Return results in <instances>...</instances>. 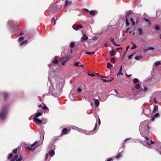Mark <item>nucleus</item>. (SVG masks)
<instances>
[{
    "instance_id": "nucleus-7",
    "label": "nucleus",
    "mask_w": 161,
    "mask_h": 161,
    "mask_svg": "<svg viewBox=\"0 0 161 161\" xmlns=\"http://www.w3.org/2000/svg\"><path fill=\"white\" fill-rule=\"evenodd\" d=\"M156 17L157 19H161V11L160 10H158L156 12Z\"/></svg>"
},
{
    "instance_id": "nucleus-36",
    "label": "nucleus",
    "mask_w": 161,
    "mask_h": 161,
    "mask_svg": "<svg viewBox=\"0 0 161 161\" xmlns=\"http://www.w3.org/2000/svg\"><path fill=\"white\" fill-rule=\"evenodd\" d=\"M57 20V19H56V20H55V18L54 17L52 18L51 20V21L53 22V21H54V24L53 25H55L56 22V20Z\"/></svg>"
},
{
    "instance_id": "nucleus-46",
    "label": "nucleus",
    "mask_w": 161,
    "mask_h": 161,
    "mask_svg": "<svg viewBox=\"0 0 161 161\" xmlns=\"http://www.w3.org/2000/svg\"><path fill=\"white\" fill-rule=\"evenodd\" d=\"M115 58H113L111 59V62L113 63H115L114 59Z\"/></svg>"
},
{
    "instance_id": "nucleus-14",
    "label": "nucleus",
    "mask_w": 161,
    "mask_h": 161,
    "mask_svg": "<svg viewBox=\"0 0 161 161\" xmlns=\"http://www.w3.org/2000/svg\"><path fill=\"white\" fill-rule=\"evenodd\" d=\"M159 116V113H156L155 114L154 116H153V117H152V118L151 120L152 121H154L155 119V117L157 118V117H158Z\"/></svg>"
},
{
    "instance_id": "nucleus-23",
    "label": "nucleus",
    "mask_w": 161,
    "mask_h": 161,
    "mask_svg": "<svg viewBox=\"0 0 161 161\" xmlns=\"http://www.w3.org/2000/svg\"><path fill=\"white\" fill-rule=\"evenodd\" d=\"M58 61L56 59H55L54 60H53L52 62V63L53 64H57L58 63Z\"/></svg>"
},
{
    "instance_id": "nucleus-2",
    "label": "nucleus",
    "mask_w": 161,
    "mask_h": 161,
    "mask_svg": "<svg viewBox=\"0 0 161 161\" xmlns=\"http://www.w3.org/2000/svg\"><path fill=\"white\" fill-rule=\"evenodd\" d=\"M71 58L70 56H67L66 57H62L59 59L60 62H62L61 64L64 66L65 65V63Z\"/></svg>"
},
{
    "instance_id": "nucleus-33",
    "label": "nucleus",
    "mask_w": 161,
    "mask_h": 161,
    "mask_svg": "<svg viewBox=\"0 0 161 161\" xmlns=\"http://www.w3.org/2000/svg\"><path fill=\"white\" fill-rule=\"evenodd\" d=\"M122 69V66H121L120 67V69H119V71L118 73V74H117L118 75L119 74H121L122 75V74L121 73Z\"/></svg>"
},
{
    "instance_id": "nucleus-62",
    "label": "nucleus",
    "mask_w": 161,
    "mask_h": 161,
    "mask_svg": "<svg viewBox=\"0 0 161 161\" xmlns=\"http://www.w3.org/2000/svg\"><path fill=\"white\" fill-rule=\"evenodd\" d=\"M122 48L121 47H120L119 48H118L116 49L117 50H118L119 49L122 50Z\"/></svg>"
},
{
    "instance_id": "nucleus-5",
    "label": "nucleus",
    "mask_w": 161,
    "mask_h": 161,
    "mask_svg": "<svg viewBox=\"0 0 161 161\" xmlns=\"http://www.w3.org/2000/svg\"><path fill=\"white\" fill-rule=\"evenodd\" d=\"M72 27L75 30H77L79 29L82 28V26L81 25L74 24L72 25Z\"/></svg>"
},
{
    "instance_id": "nucleus-26",
    "label": "nucleus",
    "mask_w": 161,
    "mask_h": 161,
    "mask_svg": "<svg viewBox=\"0 0 161 161\" xmlns=\"http://www.w3.org/2000/svg\"><path fill=\"white\" fill-rule=\"evenodd\" d=\"M144 19L148 23V24L149 25H151V23L149 19H147L145 18H144Z\"/></svg>"
},
{
    "instance_id": "nucleus-61",
    "label": "nucleus",
    "mask_w": 161,
    "mask_h": 161,
    "mask_svg": "<svg viewBox=\"0 0 161 161\" xmlns=\"http://www.w3.org/2000/svg\"><path fill=\"white\" fill-rule=\"evenodd\" d=\"M97 37L95 36V37H93V40H97Z\"/></svg>"
},
{
    "instance_id": "nucleus-18",
    "label": "nucleus",
    "mask_w": 161,
    "mask_h": 161,
    "mask_svg": "<svg viewBox=\"0 0 161 161\" xmlns=\"http://www.w3.org/2000/svg\"><path fill=\"white\" fill-rule=\"evenodd\" d=\"M13 156H14V154L13 153H10L8 155V159H10L11 158H12L14 157Z\"/></svg>"
},
{
    "instance_id": "nucleus-64",
    "label": "nucleus",
    "mask_w": 161,
    "mask_h": 161,
    "mask_svg": "<svg viewBox=\"0 0 161 161\" xmlns=\"http://www.w3.org/2000/svg\"><path fill=\"white\" fill-rule=\"evenodd\" d=\"M150 142H151V144H153V143H154V142L152 140H150Z\"/></svg>"
},
{
    "instance_id": "nucleus-51",
    "label": "nucleus",
    "mask_w": 161,
    "mask_h": 161,
    "mask_svg": "<svg viewBox=\"0 0 161 161\" xmlns=\"http://www.w3.org/2000/svg\"><path fill=\"white\" fill-rule=\"evenodd\" d=\"M101 79L104 82H108V80H106L102 79Z\"/></svg>"
},
{
    "instance_id": "nucleus-48",
    "label": "nucleus",
    "mask_w": 161,
    "mask_h": 161,
    "mask_svg": "<svg viewBox=\"0 0 161 161\" xmlns=\"http://www.w3.org/2000/svg\"><path fill=\"white\" fill-rule=\"evenodd\" d=\"M77 91L78 92H81L82 91V90L80 88V87H78L77 89Z\"/></svg>"
},
{
    "instance_id": "nucleus-57",
    "label": "nucleus",
    "mask_w": 161,
    "mask_h": 161,
    "mask_svg": "<svg viewBox=\"0 0 161 161\" xmlns=\"http://www.w3.org/2000/svg\"><path fill=\"white\" fill-rule=\"evenodd\" d=\"M111 42H112L114 44V43H115L114 41V39L113 38L111 39Z\"/></svg>"
},
{
    "instance_id": "nucleus-22",
    "label": "nucleus",
    "mask_w": 161,
    "mask_h": 161,
    "mask_svg": "<svg viewBox=\"0 0 161 161\" xmlns=\"http://www.w3.org/2000/svg\"><path fill=\"white\" fill-rule=\"evenodd\" d=\"M122 157V155L121 153H119L116 156V158L117 159H119Z\"/></svg>"
},
{
    "instance_id": "nucleus-38",
    "label": "nucleus",
    "mask_w": 161,
    "mask_h": 161,
    "mask_svg": "<svg viewBox=\"0 0 161 161\" xmlns=\"http://www.w3.org/2000/svg\"><path fill=\"white\" fill-rule=\"evenodd\" d=\"M130 20L132 22V25H136V23L133 21V19L132 18H131L130 19Z\"/></svg>"
},
{
    "instance_id": "nucleus-17",
    "label": "nucleus",
    "mask_w": 161,
    "mask_h": 161,
    "mask_svg": "<svg viewBox=\"0 0 161 161\" xmlns=\"http://www.w3.org/2000/svg\"><path fill=\"white\" fill-rule=\"evenodd\" d=\"M28 43V41L27 40H26L25 41L21 42L19 44V46H21L24 44H26Z\"/></svg>"
},
{
    "instance_id": "nucleus-19",
    "label": "nucleus",
    "mask_w": 161,
    "mask_h": 161,
    "mask_svg": "<svg viewBox=\"0 0 161 161\" xmlns=\"http://www.w3.org/2000/svg\"><path fill=\"white\" fill-rule=\"evenodd\" d=\"M42 112H38L35 115V116L34 117H38L39 116H40L42 114Z\"/></svg>"
},
{
    "instance_id": "nucleus-30",
    "label": "nucleus",
    "mask_w": 161,
    "mask_h": 161,
    "mask_svg": "<svg viewBox=\"0 0 161 161\" xmlns=\"http://www.w3.org/2000/svg\"><path fill=\"white\" fill-rule=\"evenodd\" d=\"M139 81V80L137 78H134L133 80V82L134 83H137Z\"/></svg>"
},
{
    "instance_id": "nucleus-10",
    "label": "nucleus",
    "mask_w": 161,
    "mask_h": 161,
    "mask_svg": "<svg viewBox=\"0 0 161 161\" xmlns=\"http://www.w3.org/2000/svg\"><path fill=\"white\" fill-rule=\"evenodd\" d=\"M97 13L98 12L97 10H91L89 12V14L92 16H94L95 15L97 14Z\"/></svg>"
},
{
    "instance_id": "nucleus-32",
    "label": "nucleus",
    "mask_w": 161,
    "mask_h": 161,
    "mask_svg": "<svg viewBox=\"0 0 161 161\" xmlns=\"http://www.w3.org/2000/svg\"><path fill=\"white\" fill-rule=\"evenodd\" d=\"M131 12L130 11V10H129L128 12L127 13V14H126V16H127L128 17V18H129V16L131 14Z\"/></svg>"
},
{
    "instance_id": "nucleus-60",
    "label": "nucleus",
    "mask_w": 161,
    "mask_h": 161,
    "mask_svg": "<svg viewBox=\"0 0 161 161\" xmlns=\"http://www.w3.org/2000/svg\"><path fill=\"white\" fill-rule=\"evenodd\" d=\"M114 45L115 46H120V45H119V44H116V43H114Z\"/></svg>"
},
{
    "instance_id": "nucleus-56",
    "label": "nucleus",
    "mask_w": 161,
    "mask_h": 161,
    "mask_svg": "<svg viewBox=\"0 0 161 161\" xmlns=\"http://www.w3.org/2000/svg\"><path fill=\"white\" fill-rule=\"evenodd\" d=\"M147 90V88L146 87H144V89L143 90V92H145Z\"/></svg>"
},
{
    "instance_id": "nucleus-47",
    "label": "nucleus",
    "mask_w": 161,
    "mask_h": 161,
    "mask_svg": "<svg viewBox=\"0 0 161 161\" xmlns=\"http://www.w3.org/2000/svg\"><path fill=\"white\" fill-rule=\"evenodd\" d=\"M97 124L96 123V124H95V127H94V128L93 130H92L91 131V132H92L93 131H95L96 129H97Z\"/></svg>"
},
{
    "instance_id": "nucleus-28",
    "label": "nucleus",
    "mask_w": 161,
    "mask_h": 161,
    "mask_svg": "<svg viewBox=\"0 0 161 161\" xmlns=\"http://www.w3.org/2000/svg\"><path fill=\"white\" fill-rule=\"evenodd\" d=\"M125 24L126 26H128L130 25V23L128 22L127 16H126V19Z\"/></svg>"
},
{
    "instance_id": "nucleus-3",
    "label": "nucleus",
    "mask_w": 161,
    "mask_h": 161,
    "mask_svg": "<svg viewBox=\"0 0 161 161\" xmlns=\"http://www.w3.org/2000/svg\"><path fill=\"white\" fill-rule=\"evenodd\" d=\"M8 26L9 28H14L16 26L15 22L11 20L8 21Z\"/></svg>"
},
{
    "instance_id": "nucleus-50",
    "label": "nucleus",
    "mask_w": 161,
    "mask_h": 161,
    "mask_svg": "<svg viewBox=\"0 0 161 161\" xmlns=\"http://www.w3.org/2000/svg\"><path fill=\"white\" fill-rule=\"evenodd\" d=\"M48 155H49L48 153H47L45 156V159L46 160H47V158Z\"/></svg>"
},
{
    "instance_id": "nucleus-37",
    "label": "nucleus",
    "mask_w": 161,
    "mask_h": 161,
    "mask_svg": "<svg viewBox=\"0 0 161 161\" xmlns=\"http://www.w3.org/2000/svg\"><path fill=\"white\" fill-rule=\"evenodd\" d=\"M112 66V65L110 63H108L107 64V67L108 68H110Z\"/></svg>"
},
{
    "instance_id": "nucleus-4",
    "label": "nucleus",
    "mask_w": 161,
    "mask_h": 161,
    "mask_svg": "<svg viewBox=\"0 0 161 161\" xmlns=\"http://www.w3.org/2000/svg\"><path fill=\"white\" fill-rule=\"evenodd\" d=\"M33 121L37 125L41 124L42 123V120L36 117H34L33 118Z\"/></svg>"
},
{
    "instance_id": "nucleus-43",
    "label": "nucleus",
    "mask_w": 161,
    "mask_h": 161,
    "mask_svg": "<svg viewBox=\"0 0 161 161\" xmlns=\"http://www.w3.org/2000/svg\"><path fill=\"white\" fill-rule=\"evenodd\" d=\"M22 160V157L20 156H19V158L17 159L16 161H21Z\"/></svg>"
},
{
    "instance_id": "nucleus-16",
    "label": "nucleus",
    "mask_w": 161,
    "mask_h": 161,
    "mask_svg": "<svg viewBox=\"0 0 161 161\" xmlns=\"http://www.w3.org/2000/svg\"><path fill=\"white\" fill-rule=\"evenodd\" d=\"M158 106H156V105L154 106V108H153V113H156L157 112V111L158 110Z\"/></svg>"
},
{
    "instance_id": "nucleus-21",
    "label": "nucleus",
    "mask_w": 161,
    "mask_h": 161,
    "mask_svg": "<svg viewBox=\"0 0 161 161\" xmlns=\"http://www.w3.org/2000/svg\"><path fill=\"white\" fill-rule=\"evenodd\" d=\"M37 143V141H36L34 143H33V144H32L31 145V147H29V150H31L32 149V147H33L35 145H36Z\"/></svg>"
},
{
    "instance_id": "nucleus-54",
    "label": "nucleus",
    "mask_w": 161,
    "mask_h": 161,
    "mask_svg": "<svg viewBox=\"0 0 161 161\" xmlns=\"http://www.w3.org/2000/svg\"><path fill=\"white\" fill-rule=\"evenodd\" d=\"M133 55V54H131L130 55H129L128 56V59H130L131 58V57H132Z\"/></svg>"
},
{
    "instance_id": "nucleus-13",
    "label": "nucleus",
    "mask_w": 161,
    "mask_h": 161,
    "mask_svg": "<svg viewBox=\"0 0 161 161\" xmlns=\"http://www.w3.org/2000/svg\"><path fill=\"white\" fill-rule=\"evenodd\" d=\"M71 3L72 2L71 1H66L65 2V4L64 5V6L65 7H66L67 6L71 4Z\"/></svg>"
},
{
    "instance_id": "nucleus-40",
    "label": "nucleus",
    "mask_w": 161,
    "mask_h": 161,
    "mask_svg": "<svg viewBox=\"0 0 161 161\" xmlns=\"http://www.w3.org/2000/svg\"><path fill=\"white\" fill-rule=\"evenodd\" d=\"M132 44H133V45L132 47L131 48V49L132 50L134 49L136 47V45H135V44H134L133 43H132Z\"/></svg>"
},
{
    "instance_id": "nucleus-53",
    "label": "nucleus",
    "mask_w": 161,
    "mask_h": 161,
    "mask_svg": "<svg viewBox=\"0 0 161 161\" xmlns=\"http://www.w3.org/2000/svg\"><path fill=\"white\" fill-rule=\"evenodd\" d=\"M154 48L153 47H149L148 48V50H153L154 49Z\"/></svg>"
},
{
    "instance_id": "nucleus-6",
    "label": "nucleus",
    "mask_w": 161,
    "mask_h": 161,
    "mask_svg": "<svg viewBox=\"0 0 161 161\" xmlns=\"http://www.w3.org/2000/svg\"><path fill=\"white\" fill-rule=\"evenodd\" d=\"M88 38V37L85 34H84L83 36L81 38L80 40L81 42H84L86 40H87Z\"/></svg>"
},
{
    "instance_id": "nucleus-44",
    "label": "nucleus",
    "mask_w": 161,
    "mask_h": 161,
    "mask_svg": "<svg viewBox=\"0 0 161 161\" xmlns=\"http://www.w3.org/2000/svg\"><path fill=\"white\" fill-rule=\"evenodd\" d=\"M140 24V22L138 20H136V25H138Z\"/></svg>"
},
{
    "instance_id": "nucleus-42",
    "label": "nucleus",
    "mask_w": 161,
    "mask_h": 161,
    "mask_svg": "<svg viewBox=\"0 0 161 161\" xmlns=\"http://www.w3.org/2000/svg\"><path fill=\"white\" fill-rule=\"evenodd\" d=\"M79 63H80V62H75L74 66H79Z\"/></svg>"
},
{
    "instance_id": "nucleus-31",
    "label": "nucleus",
    "mask_w": 161,
    "mask_h": 161,
    "mask_svg": "<svg viewBox=\"0 0 161 161\" xmlns=\"http://www.w3.org/2000/svg\"><path fill=\"white\" fill-rule=\"evenodd\" d=\"M95 53V52H85V53L86 54H88V55H91V54H94Z\"/></svg>"
},
{
    "instance_id": "nucleus-11",
    "label": "nucleus",
    "mask_w": 161,
    "mask_h": 161,
    "mask_svg": "<svg viewBox=\"0 0 161 161\" xmlns=\"http://www.w3.org/2000/svg\"><path fill=\"white\" fill-rule=\"evenodd\" d=\"M49 155L52 156L54 155L55 154V152L53 150H52L51 151L48 152L47 153Z\"/></svg>"
},
{
    "instance_id": "nucleus-8",
    "label": "nucleus",
    "mask_w": 161,
    "mask_h": 161,
    "mask_svg": "<svg viewBox=\"0 0 161 161\" xmlns=\"http://www.w3.org/2000/svg\"><path fill=\"white\" fill-rule=\"evenodd\" d=\"M3 98L4 100H6L9 97V94L6 92H3Z\"/></svg>"
},
{
    "instance_id": "nucleus-49",
    "label": "nucleus",
    "mask_w": 161,
    "mask_h": 161,
    "mask_svg": "<svg viewBox=\"0 0 161 161\" xmlns=\"http://www.w3.org/2000/svg\"><path fill=\"white\" fill-rule=\"evenodd\" d=\"M112 27L113 26L111 25H109L108 27V29L109 30H111L112 29H113V28Z\"/></svg>"
},
{
    "instance_id": "nucleus-20",
    "label": "nucleus",
    "mask_w": 161,
    "mask_h": 161,
    "mask_svg": "<svg viewBox=\"0 0 161 161\" xmlns=\"http://www.w3.org/2000/svg\"><path fill=\"white\" fill-rule=\"evenodd\" d=\"M95 105L96 106H98L99 104V102L97 99H95Z\"/></svg>"
},
{
    "instance_id": "nucleus-63",
    "label": "nucleus",
    "mask_w": 161,
    "mask_h": 161,
    "mask_svg": "<svg viewBox=\"0 0 161 161\" xmlns=\"http://www.w3.org/2000/svg\"><path fill=\"white\" fill-rule=\"evenodd\" d=\"M112 160V158H109L108 159L107 161H111Z\"/></svg>"
},
{
    "instance_id": "nucleus-59",
    "label": "nucleus",
    "mask_w": 161,
    "mask_h": 161,
    "mask_svg": "<svg viewBox=\"0 0 161 161\" xmlns=\"http://www.w3.org/2000/svg\"><path fill=\"white\" fill-rule=\"evenodd\" d=\"M98 123L99 125H100V124H101V121L99 119H98Z\"/></svg>"
},
{
    "instance_id": "nucleus-41",
    "label": "nucleus",
    "mask_w": 161,
    "mask_h": 161,
    "mask_svg": "<svg viewBox=\"0 0 161 161\" xmlns=\"http://www.w3.org/2000/svg\"><path fill=\"white\" fill-rule=\"evenodd\" d=\"M42 109L43 110H48V108L45 105H44L43 106H42Z\"/></svg>"
},
{
    "instance_id": "nucleus-12",
    "label": "nucleus",
    "mask_w": 161,
    "mask_h": 161,
    "mask_svg": "<svg viewBox=\"0 0 161 161\" xmlns=\"http://www.w3.org/2000/svg\"><path fill=\"white\" fill-rule=\"evenodd\" d=\"M154 28L156 30H159L161 29V26L159 25H155Z\"/></svg>"
},
{
    "instance_id": "nucleus-9",
    "label": "nucleus",
    "mask_w": 161,
    "mask_h": 161,
    "mask_svg": "<svg viewBox=\"0 0 161 161\" xmlns=\"http://www.w3.org/2000/svg\"><path fill=\"white\" fill-rule=\"evenodd\" d=\"M142 88L141 87V89H140L139 90H137L134 88H132V90H133L132 93L134 95H136L137 93L139 92L140 91H141L142 90Z\"/></svg>"
},
{
    "instance_id": "nucleus-34",
    "label": "nucleus",
    "mask_w": 161,
    "mask_h": 161,
    "mask_svg": "<svg viewBox=\"0 0 161 161\" xmlns=\"http://www.w3.org/2000/svg\"><path fill=\"white\" fill-rule=\"evenodd\" d=\"M75 46V44L74 42H71L70 44V47L71 48H73Z\"/></svg>"
},
{
    "instance_id": "nucleus-27",
    "label": "nucleus",
    "mask_w": 161,
    "mask_h": 161,
    "mask_svg": "<svg viewBox=\"0 0 161 161\" xmlns=\"http://www.w3.org/2000/svg\"><path fill=\"white\" fill-rule=\"evenodd\" d=\"M68 129L66 128L63 129L62 130V132L63 134H66L68 132Z\"/></svg>"
},
{
    "instance_id": "nucleus-15",
    "label": "nucleus",
    "mask_w": 161,
    "mask_h": 161,
    "mask_svg": "<svg viewBox=\"0 0 161 161\" xmlns=\"http://www.w3.org/2000/svg\"><path fill=\"white\" fill-rule=\"evenodd\" d=\"M115 54V51L113 50L109 51V54L112 56H114Z\"/></svg>"
},
{
    "instance_id": "nucleus-35",
    "label": "nucleus",
    "mask_w": 161,
    "mask_h": 161,
    "mask_svg": "<svg viewBox=\"0 0 161 161\" xmlns=\"http://www.w3.org/2000/svg\"><path fill=\"white\" fill-rule=\"evenodd\" d=\"M142 58L141 56H136L135 57V59L137 60H139Z\"/></svg>"
},
{
    "instance_id": "nucleus-39",
    "label": "nucleus",
    "mask_w": 161,
    "mask_h": 161,
    "mask_svg": "<svg viewBox=\"0 0 161 161\" xmlns=\"http://www.w3.org/2000/svg\"><path fill=\"white\" fill-rule=\"evenodd\" d=\"M24 39V38L23 36L20 37L18 39V40L19 42H20L23 40Z\"/></svg>"
},
{
    "instance_id": "nucleus-55",
    "label": "nucleus",
    "mask_w": 161,
    "mask_h": 161,
    "mask_svg": "<svg viewBox=\"0 0 161 161\" xmlns=\"http://www.w3.org/2000/svg\"><path fill=\"white\" fill-rule=\"evenodd\" d=\"M88 75L90 76H92V77H93V76H94L95 75L94 74H88Z\"/></svg>"
},
{
    "instance_id": "nucleus-52",
    "label": "nucleus",
    "mask_w": 161,
    "mask_h": 161,
    "mask_svg": "<svg viewBox=\"0 0 161 161\" xmlns=\"http://www.w3.org/2000/svg\"><path fill=\"white\" fill-rule=\"evenodd\" d=\"M139 31V33L140 35H142L143 34V31Z\"/></svg>"
},
{
    "instance_id": "nucleus-25",
    "label": "nucleus",
    "mask_w": 161,
    "mask_h": 161,
    "mask_svg": "<svg viewBox=\"0 0 161 161\" xmlns=\"http://www.w3.org/2000/svg\"><path fill=\"white\" fill-rule=\"evenodd\" d=\"M18 157V156L17 155H15L14 157L12 158L11 161H14L15 160H16Z\"/></svg>"
},
{
    "instance_id": "nucleus-24",
    "label": "nucleus",
    "mask_w": 161,
    "mask_h": 161,
    "mask_svg": "<svg viewBox=\"0 0 161 161\" xmlns=\"http://www.w3.org/2000/svg\"><path fill=\"white\" fill-rule=\"evenodd\" d=\"M161 64V63L160 61H157L155 62L154 64V65L156 67L159 65H160Z\"/></svg>"
},
{
    "instance_id": "nucleus-1",
    "label": "nucleus",
    "mask_w": 161,
    "mask_h": 161,
    "mask_svg": "<svg viewBox=\"0 0 161 161\" xmlns=\"http://www.w3.org/2000/svg\"><path fill=\"white\" fill-rule=\"evenodd\" d=\"M8 106L7 105H4L2 108V112H0V119H4L7 116L8 112Z\"/></svg>"
},
{
    "instance_id": "nucleus-58",
    "label": "nucleus",
    "mask_w": 161,
    "mask_h": 161,
    "mask_svg": "<svg viewBox=\"0 0 161 161\" xmlns=\"http://www.w3.org/2000/svg\"><path fill=\"white\" fill-rule=\"evenodd\" d=\"M113 78L112 77L110 79L108 80V82L112 81L113 80Z\"/></svg>"
},
{
    "instance_id": "nucleus-29",
    "label": "nucleus",
    "mask_w": 161,
    "mask_h": 161,
    "mask_svg": "<svg viewBox=\"0 0 161 161\" xmlns=\"http://www.w3.org/2000/svg\"><path fill=\"white\" fill-rule=\"evenodd\" d=\"M141 87V86L139 84H136L135 86V88L137 89H140Z\"/></svg>"
},
{
    "instance_id": "nucleus-45",
    "label": "nucleus",
    "mask_w": 161,
    "mask_h": 161,
    "mask_svg": "<svg viewBox=\"0 0 161 161\" xmlns=\"http://www.w3.org/2000/svg\"><path fill=\"white\" fill-rule=\"evenodd\" d=\"M13 153L14 154H16L17 152V148L13 150Z\"/></svg>"
}]
</instances>
